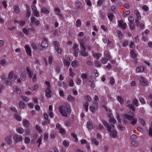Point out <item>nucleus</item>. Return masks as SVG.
Masks as SVG:
<instances>
[{"mask_svg": "<svg viewBox=\"0 0 152 152\" xmlns=\"http://www.w3.org/2000/svg\"><path fill=\"white\" fill-rule=\"evenodd\" d=\"M123 117L122 121L125 124H126L128 123V120L129 121V123L133 125H135L137 123V118H134L133 116L128 114H125L124 115Z\"/></svg>", "mask_w": 152, "mask_h": 152, "instance_id": "1", "label": "nucleus"}, {"mask_svg": "<svg viewBox=\"0 0 152 152\" xmlns=\"http://www.w3.org/2000/svg\"><path fill=\"white\" fill-rule=\"evenodd\" d=\"M59 109L61 114L64 116L67 117L68 115L70 113V107L68 104L60 106Z\"/></svg>", "mask_w": 152, "mask_h": 152, "instance_id": "2", "label": "nucleus"}, {"mask_svg": "<svg viewBox=\"0 0 152 152\" xmlns=\"http://www.w3.org/2000/svg\"><path fill=\"white\" fill-rule=\"evenodd\" d=\"M102 124L105 126L107 130V131L111 132L110 136L112 137L115 138L117 135V132L115 130H114L112 131H111L112 127L111 126L109 125L105 121H102Z\"/></svg>", "mask_w": 152, "mask_h": 152, "instance_id": "3", "label": "nucleus"}, {"mask_svg": "<svg viewBox=\"0 0 152 152\" xmlns=\"http://www.w3.org/2000/svg\"><path fill=\"white\" fill-rule=\"evenodd\" d=\"M13 72L12 71L10 72L9 74L8 77L9 79H7L5 80L6 83L8 85H10L11 83L14 81L17 78L18 76L16 75H15L13 76Z\"/></svg>", "mask_w": 152, "mask_h": 152, "instance_id": "4", "label": "nucleus"}, {"mask_svg": "<svg viewBox=\"0 0 152 152\" xmlns=\"http://www.w3.org/2000/svg\"><path fill=\"white\" fill-rule=\"evenodd\" d=\"M48 46V40L46 38H44L39 48L40 49L42 50L43 48L47 47Z\"/></svg>", "mask_w": 152, "mask_h": 152, "instance_id": "5", "label": "nucleus"}, {"mask_svg": "<svg viewBox=\"0 0 152 152\" xmlns=\"http://www.w3.org/2000/svg\"><path fill=\"white\" fill-rule=\"evenodd\" d=\"M140 83L143 86H146L148 85V82L146 79L140 76L139 78Z\"/></svg>", "mask_w": 152, "mask_h": 152, "instance_id": "6", "label": "nucleus"}, {"mask_svg": "<svg viewBox=\"0 0 152 152\" xmlns=\"http://www.w3.org/2000/svg\"><path fill=\"white\" fill-rule=\"evenodd\" d=\"M98 107V104L96 102H95L93 104L92 106H90L89 107V109L90 111L93 113H94L95 112L96 110L97 109Z\"/></svg>", "mask_w": 152, "mask_h": 152, "instance_id": "7", "label": "nucleus"}, {"mask_svg": "<svg viewBox=\"0 0 152 152\" xmlns=\"http://www.w3.org/2000/svg\"><path fill=\"white\" fill-rule=\"evenodd\" d=\"M56 128L58 130H59V132L63 134L65 133V131L64 128L61 127V125L59 124H56Z\"/></svg>", "mask_w": 152, "mask_h": 152, "instance_id": "8", "label": "nucleus"}, {"mask_svg": "<svg viewBox=\"0 0 152 152\" xmlns=\"http://www.w3.org/2000/svg\"><path fill=\"white\" fill-rule=\"evenodd\" d=\"M86 40L85 38H83L80 40V48H86L85 46L86 45Z\"/></svg>", "mask_w": 152, "mask_h": 152, "instance_id": "9", "label": "nucleus"}, {"mask_svg": "<svg viewBox=\"0 0 152 152\" xmlns=\"http://www.w3.org/2000/svg\"><path fill=\"white\" fill-rule=\"evenodd\" d=\"M118 25L124 30L127 27L126 23H124L122 20H120L118 21Z\"/></svg>", "mask_w": 152, "mask_h": 152, "instance_id": "10", "label": "nucleus"}, {"mask_svg": "<svg viewBox=\"0 0 152 152\" xmlns=\"http://www.w3.org/2000/svg\"><path fill=\"white\" fill-rule=\"evenodd\" d=\"M27 54L29 56L31 55V50L30 47L28 45H26L24 46Z\"/></svg>", "mask_w": 152, "mask_h": 152, "instance_id": "11", "label": "nucleus"}, {"mask_svg": "<svg viewBox=\"0 0 152 152\" xmlns=\"http://www.w3.org/2000/svg\"><path fill=\"white\" fill-rule=\"evenodd\" d=\"M14 139L17 142L22 141L23 140L22 137L21 136L18 135L17 134H14Z\"/></svg>", "mask_w": 152, "mask_h": 152, "instance_id": "12", "label": "nucleus"}, {"mask_svg": "<svg viewBox=\"0 0 152 152\" xmlns=\"http://www.w3.org/2000/svg\"><path fill=\"white\" fill-rule=\"evenodd\" d=\"M55 12H56L57 15L58 16L59 18L61 19L63 18L62 15L60 14L61 11L58 8H55Z\"/></svg>", "mask_w": 152, "mask_h": 152, "instance_id": "13", "label": "nucleus"}, {"mask_svg": "<svg viewBox=\"0 0 152 152\" xmlns=\"http://www.w3.org/2000/svg\"><path fill=\"white\" fill-rule=\"evenodd\" d=\"M80 54L82 56H86L88 55V53L86 52V48H80Z\"/></svg>", "mask_w": 152, "mask_h": 152, "instance_id": "14", "label": "nucleus"}, {"mask_svg": "<svg viewBox=\"0 0 152 152\" xmlns=\"http://www.w3.org/2000/svg\"><path fill=\"white\" fill-rule=\"evenodd\" d=\"M75 7L77 9H81L83 7V6L81 2L77 1L75 2Z\"/></svg>", "mask_w": 152, "mask_h": 152, "instance_id": "15", "label": "nucleus"}, {"mask_svg": "<svg viewBox=\"0 0 152 152\" xmlns=\"http://www.w3.org/2000/svg\"><path fill=\"white\" fill-rule=\"evenodd\" d=\"M26 74L25 71H23L21 73L20 78L23 81H25L26 79Z\"/></svg>", "mask_w": 152, "mask_h": 152, "instance_id": "16", "label": "nucleus"}, {"mask_svg": "<svg viewBox=\"0 0 152 152\" xmlns=\"http://www.w3.org/2000/svg\"><path fill=\"white\" fill-rule=\"evenodd\" d=\"M12 137L10 135L8 136L5 138V141L8 145H10L12 143L11 140Z\"/></svg>", "mask_w": 152, "mask_h": 152, "instance_id": "17", "label": "nucleus"}, {"mask_svg": "<svg viewBox=\"0 0 152 152\" xmlns=\"http://www.w3.org/2000/svg\"><path fill=\"white\" fill-rule=\"evenodd\" d=\"M103 107L105 109L106 111L108 112V117H109L110 118L113 117V115L111 113V111L110 110L107 109V107L105 105H104Z\"/></svg>", "mask_w": 152, "mask_h": 152, "instance_id": "18", "label": "nucleus"}, {"mask_svg": "<svg viewBox=\"0 0 152 152\" xmlns=\"http://www.w3.org/2000/svg\"><path fill=\"white\" fill-rule=\"evenodd\" d=\"M26 71L29 77L31 78L34 75V74L33 71H31L28 67L26 68Z\"/></svg>", "mask_w": 152, "mask_h": 152, "instance_id": "19", "label": "nucleus"}, {"mask_svg": "<svg viewBox=\"0 0 152 152\" xmlns=\"http://www.w3.org/2000/svg\"><path fill=\"white\" fill-rule=\"evenodd\" d=\"M87 127L89 130H92L93 127L92 123L90 121H88L87 124Z\"/></svg>", "mask_w": 152, "mask_h": 152, "instance_id": "20", "label": "nucleus"}, {"mask_svg": "<svg viewBox=\"0 0 152 152\" xmlns=\"http://www.w3.org/2000/svg\"><path fill=\"white\" fill-rule=\"evenodd\" d=\"M51 91L48 89H46L45 91V95L46 96L48 97H50L51 96Z\"/></svg>", "mask_w": 152, "mask_h": 152, "instance_id": "21", "label": "nucleus"}, {"mask_svg": "<svg viewBox=\"0 0 152 152\" xmlns=\"http://www.w3.org/2000/svg\"><path fill=\"white\" fill-rule=\"evenodd\" d=\"M104 57L106 59L109 60L111 58L109 54V52L107 51H105L104 54Z\"/></svg>", "mask_w": 152, "mask_h": 152, "instance_id": "22", "label": "nucleus"}, {"mask_svg": "<svg viewBox=\"0 0 152 152\" xmlns=\"http://www.w3.org/2000/svg\"><path fill=\"white\" fill-rule=\"evenodd\" d=\"M13 90L14 92H16L18 94H20L21 92V90L18 88L16 86H15L13 87Z\"/></svg>", "mask_w": 152, "mask_h": 152, "instance_id": "23", "label": "nucleus"}, {"mask_svg": "<svg viewBox=\"0 0 152 152\" xmlns=\"http://www.w3.org/2000/svg\"><path fill=\"white\" fill-rule=\"evenodd\" d=\"M23 125L26 127H28L30 125L29 122L26 120H24L23 121Z\"/></svg>", "mask_w": 152, "mask_h": 152, "instance_id": "24", "label": "nucleus"}, {"mask_svg": "<svg viewBox=\"0 0 152 152\" xmlns=\"http://www.w3.org/2000/svg\"><path fill=\"white\" fill-rule=\"evenodd\" d=\"M14 12L18 14L20 12V9L18 5H15L13 7Z\"/></svg>", "mask_w": 152, "mask_h": 152, "instance_id": "25", "label": "nucleus"}, {"mask_svg": "<svg viewBox=\"0 0 152 152\" xmlns=\"http://www.w3.org/2000/svg\"><path fill=\"white\" fill-rule=\"evenodd\" d=\"M144 67L143 66L138 67L136 69V71L137 72H142L144 70Z\"/></svg>", "mask_w": 152, "mask_h": 152, "instance_id": "26", "label": "nucleus"}, {"mask_svg": "<svg viewBox=\"0 0 152 152\" xmlns=\"http://www.w3.org/2000/svg\"><path fill=\"white\" fill-rule=\"evenodd\" d=\"M42 136L41 135L38 138L37 142V143L38 144V148L39 147V146L40 144L42 143Z\"/></svg>", "mask_w": 152, "mask_h": 152, "instance_id": "27", "label": "nucleus"}, {"mask_svg": "<svg viewBox=\"0 0 152 152\" xmlns=\"http://www.w3.org/2000/svg\"><path fill=\"white\" fill-rule=\"evenodd\" d=\"M45 84H46V85L45 86L46 88V89H50L51 87L50 82L48 81H46L45 82Z\"/></svg>", "mask_w": 152, "mask_h": 152, "instance_id": "28", "label": "nucleus"}, {"mask_svg": "<svg viewBox=\"0 0 152 152\" xmlns=\"http://www.w3.org/2000/svg\"><path fill=\"white\" fill-rule=\"evenodd\" d=\"M68 100L70 102H73L75 101V98L71 95L68 96L67 98Z\"/></svg>", "mask_w": 152, "mask_h": 152, "instance_id": "29", "label": "nucleus"}, {"mask_svg": "<svg viewBox=\"0 0 152 152\" xmlns=\"http://www.w3.org/2000/svg\"><path fill=\"white\" fill-rule=\"evenodd\" d=\"M88 104L87 102H86L83 104V108L86 112H87L88 110Z\"/></svg>", "mask_w": 152, "mask_h": 152, "instance_id": "30", "label": "nucleus"}, {"mask_svg": "<svg viewBox=\"0 0 152 152\" xmlns=\"http://www.w3.org/2000/svg\"><path fill=\"white\" fill-rule=\"evenodd\" d=\"M16 131L19 133L22 134L24 130L22 128L18 127L16 129Z\"/></svg>", "mask_w": 152, "mask_h": 152, "instance_id": "31", "label": "nucleus"}, {"mask_svg": "<svg viewBox=\"0 0 152 152\" xmlns=\"http://www.w3.org/2000/svg\"><path fill=\"white\" fill-rule=\"evenodd\" d=\"M117 99L118 101L121 104L124 103V100L123 98L120 96H118L117 97Z\"/></svg>", "mask_w": 152, "mask_h": 152, "instance_id": "32", "label": "nucleus"}, {"mask_svg": "<svg viewBox=\"0 0 152 152\" xmlns=\"http://www.w3.org/2000/svg\"><path fill=\"white\" fill-rule=\"evenodd\" d=\"M101 54L100 53H94L93 55L94 57L96 58L97 59H98L101 56Z\"/></svg>", "mask_w": 152, "mask_h": 152, "instance_id": "33", "label": "nucleus"}, {"mask_svg": "<svg viewBox=\"0 0 152 152\" xmlns=\"http://www.w3.org/2000/svg\"><path fill=\"white\" fill-rule=\"evenodd\" d=\"M130 54L132 55V57L133 58H135L137 56V54L135 53L134 51L133 50H131L130 51Z\"/></svg>", "mask_w": 152, "mask_h": 152, "instance_id": "34", "label": "nucleus"}, {"mask_svg": "<svg viewBox=\"0 0 152 152\" xmlns=\"http://www.w3.org/2000/svg\"><path fill=\"white\" fill-rule=\"evenodd\" d=\"M117 33L118 35L119 38L120 39H122L123 37V35L121 31L120 30H118L117 31Z\"/></svg>", "mask_w": 152, "mask_h": 152, "instance_id": "35", "label": "nucleus"}, {"mask_svg": "<svg viewBox=\"0 0 152 152\" xmlns=\"http://www.w3.org/2000/svg\"><path fill=\"white\" fill-rule=\"evenodd\" d=\"M110 11L112 13H115L116 11V7L114 5H113L110 7Z\"/></svg>", "mask_w": 152, "mask_h": 152, "instance_id": "36", "label": "nucleus"}, {"mask_svg": "<svg viewBox=\"0 0 152 152\" xmlns=\"http://www.w3.org/2000/svg\"><path fill=\"white\" fill-rule=\"evenodd\" d=\"M108 17L110 20L112 21L114 17V15L111 13H108L107 14Z\"/></svg>", "mask_w": 152, "mask_h": 152, "instance_id": "37", "label": "nucleus"}, {"mask_svg": "<svg viewBox=\"0 0 152 152\" xmlns=\"http://www.w3.org/2000/svg\"><path fill=\"white\" fill-rule=\"evenodd\" d=\"M81 76V78L84 80L87 79L88 78V75L87 73H84L82 74Z\"/></svg>", "mask_w": 152, "mask_h": 152, "instance_id": "38", "label": "nucleus"}, {"mask_svg": "<svg viewBox=\"0 0 152 152\" xmlns=\"http://www.w3.org/2000/svg\"><path fill=\"white\" fill-rule=\"evenodd\" d=\"M41 12L42 13L45 14H48L49 13L48 10L45 8H42L41 9Z\"/></svg>", "mask_w": 152, "mask_h": 152, "instance_id": "39", "label": "nucleus"}, {"mask_svg": "<svg viewBox=\"0 0 152 152\" xmlns=\"http://www.w3.org/2000/svg\"><path fill=\"white\" fill-rule=\"evenodd\" d=\"M15 118L19 121H20L22 120L21 118L19 115L16 114L15 115Z\"/></svg>", "mask_w": 152, "mask_h": 152, "instance_id": "40", "label": "nucleus"}, {"mask_svg": "<svg viewBox=\"0 0 152 152\" xmlns=\"http://www.w3.org/2000/svg\"><path fill=\"white\" fill-rule=\"evenodd\" d=\"M38 88V86L37 85H35L34 86H33L32 87H29V89L31 90V88L32 89L31 90H34V91H36V90H37V89Z\"/></svg>", "mask_w": 152, "mask_h": 152, "instance_id": "41", "label": "nucleus"}, {"mask_svg": "<svg viewBox=\"0 0 152 152\" xmlns=\"http://www.w3.org/2000/svg\"><path fill=\"white\" fill-rule=\"evenodd\" d=\"M71 65L72 67H76L78 65V63L76 61L74 60L72 62Z\"/></svg>", "mask_w": 152, "mask_h": 152, "instance_id": "42", "label": "nucleus"}, {"mask_svg": "<svg viewBox=\"0 0 152 152\" xmlns=\"http://www.w3.org/2000/svg\"><path fill=\"white\" fill-rule=\"evenodd\" d=\"M138 101L136 99H135L133 100L132 101L133 104L136 106H138Z\"/></svg>", "mask_w": 152, "mask_h": 152, "instance_id": "43", "label": "nucleus"}, {"mask_svg": "<svg viewBox=\"0 0 152 152\" xmlns=\"http://www.w3.org/2000/svg\"><path fill=\"white\" fill-rule=\"evenodd\" d=\"M81 25V21L80 20L78 19L76 22V26L78 27H79Z\"/></svg>", "mask_w": 152, "mask_h": 152, "instance_id": "44", "label": "nucleus"}, {"mask_svg": "<svg viewBox=\"0 0 152 152\" xmlns=\"http://www.w3.org/2000/svg\"><path fill=\"white\" fill-rule=\"evenodd\" d=\"M132 145L134 146H137L139 144V142L136 141H133L131 142Z\"/></svg>", "mask_w": 152, "mask_h": 152, "instance_id": "45", "label": "nucleus"}, {"mask_svg": "<svg viewBox=\"0 0 152 152\" xmlns=\"http://www.w3.org/2000/svg\"><path fill=\"white\" fill-rule=\"evenodd\" d=\"M127 107L129 109H131L132 111H134L135 110V107L132 104H129L127 105Z\"/></svg>", "mask_w": 152, "mask_h": 152, "instance_id": "46", "label": "nucleus"}, {"mask_svg": "<svg viewBox=\"0 0 152 152\" xmlns=\"http://www.w3.org/2000/svg\"><path fill=\"white\" fill-rule=\"evenodd\" d=\"M19 106L20 109H23L25 107V104L24 102H21L19 104Z\"/></svg>", "mask_w": 152, "mask_h": 152, "instance_id": "47", "label": "nucleus"}, {"mask_svg": "<svg viewBox=\"0 0 152 152\" xmlns=\"http://www.w3.org/2000/svg\"><path fill=\"white\" fill-rule=\"evenodd\" d=\"M109 122L113 124H115L116 122V120L114 119L113 117L110 118L109 120Z\"/></svg>", "mask_w": 152, "mask_h": 152, "instance_id": "48", "label": "nucleus"}, {"mask_svg": "<svg viewBox=\"0 0 152 152\" xmlns=\"http://www.w3.org/2000/svg\"><path fill=\"white\" fill-rule=\"evenodd\" d=\"M35 128L39 132L41 133L42 132V131L41 130V128L39 126L37 125H36Z\"/></svg>", "mask_w": 152, "mask_h": 152, "instance_id": "49", "label": "nucleus"}, {"mask_svg": "<svg viewBox=\"0 0 152 152\" xmlns=\"http://www.w3.org/2000/svg\"><path fill=\"white\" fill-rule=\"evenodd\" d=\"M92 142L95 144L96 145H99V142L97 140L94 138H93L92 139Z\"/></svg>", "mask_w": 152, "mask_h": 152, "instance_id": "50", "label": "nucleus"}, {"mask_svg": "<svg viewBox=\"0 0 152 152\" xmlns=\"http://www.w3.org/2000/svg\"><path fill=\"white\" fill-rule=\"evenodd\" d=\"M53 43L54 44L55 48H56V47H59V42L58 41H54L53 42Z\"/></svg>", "mask_w": 152, "mask_h": 152, "instance_id": "51", "label": "nucleus"}, {"mask_svg": "<svg viewBox=\"0 0 152 152\" xmlns=\"http://www.w3.org/2000/svg\"><path fill=\"white\" fill-rule=\"evenodd\" d=\"M128 19L129 22V23H133L134 18L132 16H129L128 17Z\"/></svg>", "mask_w": 152, "mask_h": 152, "instance_id": "52", "label": "nucleus"}, {"mask_svg": "<svg viewBox=\"0 0 152 152\" xmlns=\"http://www.w3.org/2000/svg\"><path fill=\"white\" fill-rule=\"evenodd\" d=\"M23 31L25 35H27L29 32L28 30L26 28H23Z\"/></svg>", "mask_w": 152, "mask_h": 152, "instance_id": "53", "label": "nucleus"}, {"mask_svg": "<svg viewBox=\"0 0 152 152\" xmlns=\"http://www.w3.org/2000/svg\"><path fill=\"white\" fill-rule=\"evenodd\" d=\"M34 15L37 17L39 16V12L37 11V10L34 11L33 12Z\"/></svg>", "mask_w": 152, "mask_h": 152, "instance_id": "54", "label": "nucleus"}, {"mask_svg": "<svg viewBox=\"0 0 152 152\" xmlns=\"http://www.w3.org/2000/svg\"><path fill=\"white\" fill-rule=\"evenodd\" d=\"M94 128H96V129H103L104 127L101 124H99L98 125V127H97V126H94Z\"/></svg>", "mask_w": 152, "mask_h": 152, "instance_id": "55", "label": "nucleus"}, {"mask_svg": "<svg viewBox=\"0 0 152 152\" xmlns=\"http://www.w3.org/2000/svg\"><path fill=\"white\" fill-rule=\"evenodd\" d=\"M108 60V59H106V58H102L101 61L102 63L105 64L107 63Z\"/></svg>", "mask_w": 152, "mask_h": 152, "instance_id": "56", "label": "nucleus"}, {"mask_svg": "<svg viewBox=\"0 0 152 152\" xmlns=\"http://www.w3.org/2000/svg\"><path fill=\"white\" fill-rule=\"evenodd\" d=\"M30 132L29 129L27 128L25 130L24 134L26 135H28L30 134Z\"/></svg>", "mask_w": 152, "mask_h": 152, "instance_id": "57", "label": "nucleus"}, {"mask_svg": "<svg viewBox=\"0 0 152 152\" xmlns=\"http://www.w3.org/2000/svg\"><path fill=\"white\" fill-rule=\"evenodd\" d=\"M139 100L141 103L143 104H145V101L144 98L141 97L139 98Z\"/></svg>", "mask_w": 152, "mask_h": 152, "instance_id": "58", "label": "nucleus"}, {"mask_svg": "<svg viewBox=\"0 0 152 152\" xmlns=\"http://www.w3.org/2000/svg\"><path fill=\"white\" fill-rule=\"evenodd\" d=\"M110 83L111 85H113L115 82V80L114 78L113 77H111L110 78Z\"/></svg>", "mask_w": 152, "mask_h": 152, "instance_id": "59", "label": "nucleus"}, {"mask_svg": "<svg viewBox=\"0 0 152 152\" xmlns=\"http://www.w3.org/2000/svg\"><path fill=\"white\" fill-rule=\"evenodd\" d=\"M130 28L131 30H133L135 28L134 25L133 23H129Z\"/></svg>", "mask_w": 152, "mask_h": 152, "instance_id": "60", "label": "nucleus"}, {"mask_svg": "<svg viewBox=\"0 0 152 152\" xmlns=\"http://www.w3.org/2000/svg\"><path fill=\"white\" fill-rule=\"evenodd\" d=\"M55 50L58 53H60L61 51V49L59 47H56V48H55Z\"/></svg>", "mask_w": 152, "mask_h": 152, "instance_id": "61", "label": "nucleus"}, {"mask_svg": "<svg viewBox=\"0 0 152 152\" xmlns=\"http://www.w3.org/2000/svg\"><path fill=\"white\" fill-rule=\"evenodd\" d=\"M64 63L67 67H69V66L70 63L69 61L66 60H64Z\"/></svg>", "mask_w": 152, "mask_h": 152, "instance_id": "62", "label": "nucleus"}, {"mask_svg": "<svg viewBox=\"0 0 152 152\" xmlns=\"http://www.w3.org/2000/svg\"><path fill=\"white\" fill-rule=\"evenodd\" d=\"M6 63V60L5 59H1L0 60V64L1 65H4Z\"/></svg>", "mask_w": 152, "mask_h": 152, "instance_id": "63", "label": "nucleus"}, {"mask_svg": "<svg viewBox=\"0 0 152 152\" xmlns=\"http://www.w3.org/2000/svg\"><path fill=\"white\" fill-rule=\"evenodd\" d=\"M105 14L103 12H101L100 13V17L102 19H104L105 17Z\"/></svg>", "mask_w": 152, "mask_h": 152, "instance_id": "64", "label": "nucleus"}]
</instances>
